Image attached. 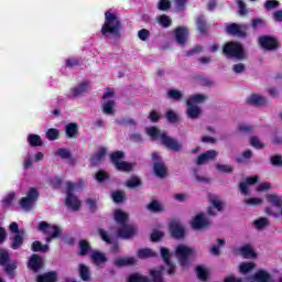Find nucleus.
<instances>
[{"label":"nucleus","instance_id":"nucleus-17","mask_svg":"<svg viewBox=\"0 0 282 282\" xmlns=\"http://www.w3.org/2000/svg\"><path fill=\"white\" fill-rule=\"evenodd\" d=\"M187 108H186V116L189 118V120H197L199 116H202V108L195 104H192L191 101H186Z\"/></svg>","mask_w":282,"mask_h":282},{"label":"nucleus","instance_id":"nucleus-6","mask_svg":"<svg viewBox=\"0 0 282 282\" xmlns=\"http://www.w3.org/2000/svg\"><path fill=\"white\" fill-rule=\"evenodd\" d=\"M74 191H76V185L68 181L66 183L65 204L67 208H70L72 210H80V202L78 200V197L74 195Z\"/></svg>","mask_w":282,"mask_h":282},{"label":"nucleus","instance_id":"nucleus-24","mask_svg":"<svg viewBox=\"0 0 282 282\" xmlns=\"http://www.w3.org/2000/svg\"><path fill=\"white\" fill-rule=\"evenodd\" d=\"M113 219L119 226H124L129 221V214L122 212V209H116Z\"/></svg>","mask_w":282,"mask_h":282},{"label":"nucleus","instance_id":"nucleus-19","mask_svg":"<svg viewBox=\"0 0 282 282\" xmlns=\"http://www.w3.org/2000/svg\"><path fill=\"white\" fill-rule=\"evenodd\" d=\"M218 155H219V153H217V151L208 150L205 153L198 155V158L196 160V164L198 166H202V164H206V162H210L213 160H216Z\"/></svg>","mask_w":282,"mask_h":282},{"label":"nucleus","instance_id":"nucleus-13","mask_svg":"<svg viewBox=\"0 0 282 282\" xmlns=\"http://www.w3.org/2000/svg\"><path fill=\"white\" fill-rule=\"evenodd\" d=\"M191 226L193 230H204L210 226V220L204 217V214H198L193 218Z\"/></svg>","mask_w":282,"mask_h":282},{"label":"nucleus","instance_id":"nucleus-35","mask_svg":"<svg viewBox=\"0 0 282 282\" xmlns=\"http://www.w3.org/2000/svg\"><path fill=\"white\" fill-rule=\"evenodd\" d=\"M31 250H32V252L45 253V252H47V250H50V246L43 245L41 241L36 240V241L32 242Z\"/></svg>","mask_w":282,"mask_h":282},{"label":"nucleus","instance_id":"nucleus-61","mask_svg":"<svg viewBox=\"0 0 282 282\" xmlns=\"http://www.w3.org/2000/svg\"><path fill=\"white\" fill-rule=\"evenodd\" d=\"M158 8L162 12H166L167 10H171V0H160L158 3Z\"/></svg>","mask_w":282,"mask_h":282},{"label":"nucleus","instance_id":"nucleus-38","mask_svg":"<svg viewBox=\"0 0 282 282\" xmlns=\"http://www.w3.org/2000/svg\"><path fill=\"white\" fill-rule=\"evenodd\" d=\"M209 204L214 206L218 213H221L224 210V202L219 200V198L215 195H209Z\"/></svg>","mask_w":282,"mask_h":282},{"label":"nucleus","instance_id":"nucleus-46","mask_svg":"<svg viewBox=\"0 0 282 282\" xmlns=\"http://www.w3.org/2000/svg\"><path fill=\"white\" fill-rule=\"evenodd\" d=\"M139 259H151V257H155V252L151 249H139L137 253Z\"/></svg>","mask_w":282,"mask_h":282},{"label":"nucleus","instance_id":"nucleus-49","mask_svg":"<svg viewBox=\"0 0 282 282\" xmlns=\"http://www.w3.org/2000/svg\"><path fill=\"white\" fill-rule=\"evenodd\" d=\"M147 208L148 210H150V213H162V210H164V208L158 200H152L150 204L147 205Z\"/></svg>","mask_w":282,"mask_h":282},{"label":"nucleus","instance_id":"nucleus-4","mask_svg":"<svg viewBox=\"0 0 282 282\" xmlns=\"http://www.w3.org/2000/svg\"><path fill=\"white\" fill-rule=\"evenodd\" d=\"M223 54L227 58H236V61H246L248 55L246 54V48L241 42L230 41L224 44Z\"/></svg>","mask_w":282,"mask_h":282},{"label":"nucleus","instance_id":"nucleus-28","mask_svg":"<svg viewBox=\"0 0 282 282\" xmlns=\"http://www.w3.org/2000/svg\"><path fill=\"white\" fill-rule=\"evenodd\" d=\"M65 132L67 138H78V123L70 122L66 124Z\"/></svg>","mask_w":282,"mask_h":282},{"label":"nucleus","instance_id":"nucleus-20","mask_svg":"<svg viewBox=\"0 0 282 282\" xmlns=\"http://www.w3.org/2000/svg\"><path fill=\"white\" fill-rule=\"evenodd\" d=\"M106 156L107 148L100 147L98 151L90 156L89 162L93 166H98V164H100Z\"/></svg>","mask_w":282,"mask_h":282},{"label":"nucleus","instance_id":"nucleus-3","mask_svg":"<svg viewBox=\"0 0 282 282\" xmlns=\"http://www.w3.org/2000/svg\"><path fill=\"white\" fill-rule=\"evenodd\" d=\"M175 257L182 268H189L191 262L197 257V249L186 245H178L175 249Z\"/></svg>","mask_w":282,"mask_h":282},{"label":"nucleus","instance_id":"nucleus-50","mask_svg":"<svg viewBox=\"0 0 282 282\" xmlns=\"http://www.w3.org/2000/svg\"><path fill=\"white\" fill-rule=\"evenodd\" d=\"M17 198V194L14 192L9 193L4 198L2 199V206L3 208H10L12 206V202Z\"/></svg>","mask_w":282,"mask_h":282},{"label":"nucleus","instance_id":"nucleus-22","mask_svg":"<svg viewBox=\"0 0 282 282\" xmlns=\"http://www.w3.org/2000/svg\"><path fill=\"white\" fill-rule=\"evenodd\" d=\"M153 171L154 175H156V177H160L161 180L169 175V170L166 169V165H164L163 162H154Z\"/></svg>","mask_w":282,"mask_h":282},{"label":"nucleus","instance_id":"nucleus-60","mask_svg":"<svg viewBox=\"0 0 282 282\" xmlns=\"http://www.w3.org/2000/svg\"><path fill=\"white\" fill-rule=\"evenodd\" d=\"M268 224H269L268 218H259L253 221V226L258 230H263V228H265V226H268Z\"/></svg>","mask_w":282,"mask_h":282},{"label":"nucleus","instance_id":"nucleus-47","mask_svg":"<svg viewBox=\"0 0 282 282\" xmlns=\"http://www.w3.org/2000/svg\"><path fill=\"white\" fill-rule=\"evenodd\" d=\"M167 98L170 100H175L176 102L180 101L182 98H184V94L177 89H170L167 91Z\"/></svg>","mask_w":282,"mask_h":282},{"label":"nucleus","instance_id":"nucleus-42","mask_svg":"<svg viewBox=\"0 0 282 282\" xmlns=\"http://www.w3.org/2000/svg\"><path fill=\"white\" fill-rule=\"evenodd\" d=\"M110 175L107 173V171L105 170H99L96 174H95V180L96 182H98L99 184H102L105 182H107L108 180H110Z\"/></svg>","mask_w":282,"mask_h":282},{"label":"nucleus","instance_id":"nucleus-15","mask_svg":"<svg viewBox=\"0 0 282 282\" xmlns=\"http://www.w3.org/2000/svg\"><path fill=\"white\" fill-rule=\"evenodd\" d=\"M28 268L32 272H41V270H43V258L33 253L28 261Z\"/></svg>","mask_w":282,"mask_h":282},{"label":"nucleus","instance_id":"nucleus-21","mask_svg":"<svg viewBox=\"0 0 282 282\" xmlns=\"http://www.w3.org/2000/svg\"><path fill=\"white\" fill-rule=\"evenodd\" d=\"M113 265H116V268H124L126 265H135V258L133 257L115 258Z\"/></svg>","mask_w":282,"mask_h":282},{"label":"nucleus","instance_id":"nucleus-37","mask_svg":"<svg viewBox=\"0 0 282 282\" xmlns=\"http://www.w3.org/2000/svg\"><path fill=\"white\" fill-rule=\"evenodd\" d=\"M2 268H4V272L10 279H14V272L19 265L17 262H7V264L2 265Z\"/></svg>","mask_w":282,"mask_h":282},{"label":"nucleus","instance_id":"nucleus-41","mask_svg":"<svg viewBox=\"0 0 282 282\" xmlns=\"http://www.w3.org/2000/svg\"><path fill=\"white\" fill-rule=\"evenodd\" d=\"M28 142L30 147H41L43 144V139L39 134H29Z\"/></svg>","mask_w":282,"mask_h":282},{"label":"nucleus","instance_id":"nucleus-16","mask_svg":"<svg viewBox=\"0 0 282 282\" xmlns=\"http://www.w3.org/2000/svg\"><path fill=\"white\" fill-rule=\"evenodd\" d=\"M87 91H89V82H82L70 90L68 98H78V96H83Z\"/></svg>","mask_w":282,"mask_h":282},{"label":"nucleus","instance_id":"nucleus-43","mask_svg":"<svg viewBox=\"0 0 282 282\" xmlns=\"http://www.w3.org/2000/svg\"><path fill=\"white\" fill-rule=\"evenodd\" d=\"M158 21L161 28H164V29L171 28V25L173 24V20H171V17L166 14L159 15Z\"/></svg>","mask_w":282,"mask_h":282},{"label":"nucleus","instance_id":"nucleus-25","mask_svg":"<svg viewBox=\"0 0 282 282\" xmlns=\"http://www.w3.org/2000/svg\"><path fill=\"white\" fill-rule=\"evenodd\" d=\"M239 252L243 259H257V252L250 245L240 247Z\"/></svg>","mask_w":282,"mask_h":282},{"label":"nucleus","instance_id":"nucleus-57","mask_svg":"<svg viewBox=\"0 0 282 282\" xmlns=\"http://www.w3.org/2000/svg\"><path fill=\"white\" fill-rule=\"evenodd\" d=\"M251 270H254V262H243L240 264V272L242 274H248Z\"/></svg>","mask_w":282,"mask_h":282},{"label":"nucleus","instance_id":"nucleus-10","mask_svg":"<svg viewBox=\"0 0 282 282\" xmlns=\"http://www.w3.org/2000/svg\"><path fill=\"white\" fill-rule=\"evenodd\" d=\"M226 32L230 36H238L239 39H246L248 36V24L230 23L226 26Z\"/></svg>","mask_w":282,"mask_h":282},{"label":"nucleus","instance_id":"nucleus-8","mask_svg":"<svg viewBox=\"0 0 282 282\" xmlns=\"http://www.w3.org/2000/svg\"><path fill=\"white\" fill-rule=\"evenodd\" d=\"M39 202V189L36 187H31L25 197L20 199V206L23 210L30 212L33 206Z\"/></svg>","mask_w":282,"mask_h":282},{"label":"nucleus","instance_id":"nucleus-44","mask_svg":"<svg viewBox=\"0 0 282 282\" xmlns=\"http://www.w3.org/2000/svg\"><path fill=\"white\" fill-rule=\"evenodd\" d=\"M56 158H61L62 160H72V152L65 148H59L55 151Z\"/></svg>","mask_w":282,"mask_h":282},{"label":"nucleus","instance_id":"nucleus-14","mask_svg":"<svg viewBox=\"0 0 282 282\" xmlns=\"http://www.w3.org/2000/svg\"><path fill=\"white\" fill-rule=\"evenodd\" d=\"M188 29L186 26H177L174 30V36L175 41L181 47H184L186 45V41L188 40Z\"/></svg>","mask_w":282,"mask_h":282},{"label":"nucleus","instance_id":"nucleus-62","mask_svg":"<svg viewBox=\"0 0 282 282\" xmlns=\"http://www.w3.org/2000/svg\"><path fill=\"white\" fill-rule=\"evenodd\" d=\"M164 237V232L154 229L150 236L151 241L155 242V241H161L162 238Z\"/></svg>","mask_w":282,"mask_h":282},{"label":"nucleus","instance_id":"nucleus-39","mask_svg":"<svg viewBox=\"0 0 282 282\" xmlns=\"http://www.w3.org/2000/svg\"><path fill=\"white\" fill-rule=\"evenodd\" d=\"M116 107V101L115 100H108L104 104L102 111L106 113V116H113Z\"/></svg>","mask_w":282,"mask_h":282},{"label":"nucleus","instance_id":"nucleus-54","mask_svg":"<svg viewBox=\"0 0 282 282\" xmlns=\"http://www.w3.org/2000/svg\"><path fill=\"white\" fill-rule=\"evenodd\" d=\"M206 96L202 94H196L192 96L189 99H187V102H191L192 105H199L206 100Z\"/></svg>","mask_w":282,"mask_h":282},{"label":"nucleus","instance_id":"nucleus-5","mask_svg":"<svg viewBox=\"0 0 282 282\" xmlns=\"http://www.w3.org/2000/svg\"><path fill=\"white\" fill-rule=\"evenodd\" d=\"M37 230L46 235V243H52L53 239H57V237H61V235H63V230H61V227L48 224L47 221H41L37 226Z\"/></svg>","mask_w":282,"mask_h":282},{"label":"nucleus","instance_id":"nucleus-9","mask_svg":"<svg viewBox=\"0 0 282 282\" xmlns=\"http://www.w3.org/2000/svg\"><path fill=\"white\" fill-rule=\"evenodd\" d=\"M258 41L261 48L265 50L267 52H274L281 47V42H279V40L272 35H262Z\"/></svg>","mask_w":282,"mask_h":282},{"label":"nucleus","instance_id":"nucleus-1","mask_svg":"<svg viewBox=\"0 0 282 282\" xmlns=\"http://www.w3.org/2000/svg\"><path fill=\"white\" fill-rule=\"evenodd\" d=\"M147 133L152 140H160L161 144L169 151H173L174 153H180V151H182V143L177 141V139H173V137H169V134L164 132L162 133L159 128L150 127L148 128Z\"/></svg>","mask_w":282,"mask_h":282},{"label":"nucleus","instance_id":"nucleus-27","mask_svg":"<svg viewBox=\"0 0 282 282\" xmlns=\"http://www.w3.org/2000/svg\"><path fill=\"white\" fill-rule=\"evenodd\" d=\"M124 185L127 186V188H130L131 191H133V188H142V178L133 175L126 181Z\"/></svg>","mask_w":282,"mask_h":282},{"label":"nucleus","instance_id":"nucleus-33","mask_svg":"<svg viewBox=\"0 0 282 282\" xmlns=\"http://www.w3.org/2000/svg\"><path fill=\"white\" fill-rule=\"evenodd\" d=\"M90 257H91L94 263H96V265L107 263V261H108L107 256H105V253H102L100 251H94Z\"/></svg>","mask_w":282,"mask_h":282},{"label":"nucleus","instance_id":"nucleus-45","mask_svg":"<svg viewBox=\"0 0 282 282\" xmlns=\"http://www.w3.org/2000/svg\"><path fill=\"white\" fill-rule=\"evenodd\" d=\"M97 232H98L100 239H102L105 241V243H108V246H111V243H113V240H111V235H109V231H107L102 228H98Z\"/></svg>","mask_w":282,"mask_h":282},{"label":"nucleus","instance_id":"nucleus-58","mask_svg":"<svg viewBox=\"0 0 282 282\" xmlns=\"http://www.w3.org/2000/svg\"><path fill=\"white\" fill-rule=\"evenodd\" d=\"M50 183L55 191H61L63 186V178H61L59 176H55L51 178Z\"/></svg>","mask_w":282,"mask_h":282},{"label":"nucleus","instance_id":"nucleus-63","mask_svg":"<svg viewBox=\"0 0 282 282\" xmlns=\"http://www.w3.org/2000/svg\"><path fill=\"white\" fill-rule=\"evenodd\" d=\"M161 257H162L164 263L171 262V251H169V249H166V247L161 248Z\"/></svg>","mask_w":282,"mask_h":282},{"label":"nucleus","instance_id":"nucleus-18","mask_svg":"<svg viewBox=\"0 0 282 282\" xmlns=\"http://www.w3.org/2000/svg\"><path fill=\"white\" fill-rule=\"evenodd\" d=\"M246 102L253 107H265V105H268V99L259 94H251Z\"/></svg>","mask_w":282,"mask_h":282},{"label":"nucleus","instance_id":"nucleus-51","mask_svg":"<svg viewBox=\"0 0 282 282\" xmlns=\"http://www.w3.org/2000/svg\"><path fill=\"white\" fill-rule=\"evenodd\" d=\"M128 282H150L149 276L140 275V273H132L128 276Z\"/></svg>","mask_w":282,"mask_h":282},{"label":"nucleus","instance_id":"nucleus-36","mask_svg":"<svg viewBox=\"0 0 282 282\" xmlns=\"http://www.w3.org/2000/svg\"><path fill=\"white\" fill-rule=\"evenodd\" d=\"M79 276L82 281H89L91 279V271L86 264H79Z\"/></svg>","mask_w":282,"mask_h":282},{"label":"nucleus","instance_id":"nucleus-48","mask_svg":"<svg viewBox=\"0 0 282 282\" xmlns=\"http://www.w3.org/2000/svg\"><path fill=\"white\" fill-rule=\"evenodd\" d=\"M117 124L119 127H135V120L129 118V117H122L120 119H117Z\"/></svg>","mask_w":282,"mask_h":282},{"label":"nucleus","instance_id":"nucleus-11","mask_svg":"<svg viewBox=\"0 0 282 282\" xmlns=\"http://www.w3.org/2000/svg\"><path fill=\"white\" fill-rule=\"evenodd\" d=\"M169 230L173 239H184L186 237V229L180 220H172L169 225Z\"/></svg>","mask_w":282,"mask_h":282},{"label":"nucleus","instance_id":"nucleus-26","mask_svg":"<svg viewBox=\"0 0 282 282\" xmlns=\"http://www.w3.org/2000/svg\"><path fill=\"white\" fill-rule=\"evenodd\" d=\"M78 248L79 250L77 251V254L79 257H87V254L91 252V245L85 239L79 240Z\"/></svg>","mask_w":282,"mask_h":282},{"label":"nucleus","instance_id":"nucleus-23","mask_svg":"<svg viewBox=\"0 0 282 282\" xmlns=\"http://www.w3.org/2000/svg\"><path fill=\"white\" fill-rule=\"evenodd\" d=\"M196 28L204 36L208 34V22L206 21V17L204 14L196 18Z\"/></svg>","mask_w":282,"mask_h":282},{"label":"nucleus","instance_id":"nucleus-59","mask_svg":"<svg viewBox=\"0 0 282 282\" xmlns=\"http://www.w3.org/2000/svg\"><path fill=\"white\" fill-rule=\"evenodd\" d=\"M46 138H47V140H51V141L58 140L59 133L55 128H50L46 131Z\"/></svg>","mask_w":282,"mask_h":282},{"label":"nucleus","instance_id":"nucleus-55","mask_svg":"<svg viewBox=\"0 0 282 282\" xmlns=\"http://www.w3.org/2000/svg\"><path fill=\"white\" fill-rule=\"evenodd\" d=\"M281 6V2L279 0H267L264 2V9L270 12L271 10H276Z\"/></svg>","mask_w":282,"mask_h":282},{"label":"nucleus","instance_id":"nucleus-2","mask_svg":"<svg viewBox=\"0 0 282 282\" xmlns=\"http://www.w3.org/2000/svg\"><path fill=\"white\" fill-rule=\"evenodd\" d=\"M100 32L102 36H120V32H122V22L116 13L109 11L105 12V22Z\"/></svg>","mask_w":282,"mask_h":282},{"label":"nucleus","instance_id":"nucleus-40","mask_svg":"<svg viewBox=\"0 0 282 282\" xmlns=\"http://www.w3.org/2000/svg\"><path fill=\"white\" fill-rule=\"evenodd\" d=\"M11 249L12 250H19L21 246H23V236L21 234H17L12 239H11Z\"/></svg>","mask_w":282,"mask_h":282},{"label":"nucleus","instance_id":"nucleus-52","mask_svg":"<svg viewBox=\"0 0 282 282\" xmlns=\"http://www.w3.org/2000/svg\"><path fill=\"white\" fill-rule=\"evenodd\" d=\"M196 274L199 281H208V271L206 268L202 265L196 267Z\"/></svg>","mask_w":282,"mask_h":282},{"label":"nucleus","instance_id":"nucleus-7","mask_svg":"<svg viewBox=\"0 0 282 282\" xmlns=\"http://www.w3.org/2000/svg\"><path fill=\"white\" fill-rule=\"evenodd\" d=\"M265 199L268 204H271V206H275V208L280 210V214L282 216V197L276 194H267ZM264 212L265 215H270L271 217H274V219H279L280 217V214L274 213L271 207H265Z\"/></svg>","mask_w":282,"mask_h":282},{"label":"nucleus","instance_id":"nucleus-34","mask_svg":"<svg viewBox=\"0 0 282 282\" xmlns=\"http://www.w3.org/2000/svg\"><path fill=\"white\" fill-rule=\"evenodd\" d=\"M163 272L164 267H160L159 270H150V276L152 278L153 282H164Z\"/></svg>","mask_w":282,"mask_h":282},{"label":"nucleus","instance_id":"nucleus-12","mask_svg":"<svg viewBox=\"0 0 282 282\" xmlns=\"http://www.w3.org/2000/svg\"><path fill=\"white\" fill-rule=\"evenodd\" d=\"M117 235L120 239H133L138 235V227L134 225H121V228L117 230Z\"/></svg>","mask_w":282,"mask_h":282},{"label":"nucleus","instance_id":"nucleus-29","mask_svg":"<svg viewBox=\"0 0 282 282\" xmlns=\"http://www.w3.org/2000/svg\"><path fill=\"white\" fill-rule=\"evenodd\" d=\"M115 169L117 171H120L121 173H131L134 169L133 163H129L127 161H121L117 165H115Z\"/></svg>","mask_w":282,"mask_h":282},{"label":"nucleus","instance_id":"nucleus-53","mask_svg":"<svg viewBox=\"0 0 282 282\" xmlns=\"http://www.w3.org/2000/svg\"><path fill=\"white\" fill-rule=\"evenodd\" d=\"M165 118H166L167 122H170L171 124H175L180 121V115H177L173 110H167L165 113Z\"/></svg>","mask_w":282,"mask_h":282},{"label":"nucleus","instance_id":"nucleus-30","mask_svg":"<svg viewBox=\"0 0 282 282\" xmlns=\"http://www.w3.org/2000/svg\"><path fill=\"white\" fill-rule=\"evenodd\" d=\"M57 275L56 272L51 271V272H46L44 274H40L36 278L37 282H56Z\"/></svg>","mask_w":282,"mask_h":282},{"label":"nucleus","instance_id":"nucleus-56","mask_svg":"<svg viewBox=\"0 0 282 282\" xmlns=\"http://www.w3.org/2000/svg\"><path fill=\"white\" fill-rule=\"evenodd\" d=\"M10 263V253L7 250L0 249V265Z\"/></svg>","mask_w":282,"mask_h":282},{"label":"nucleus","instance_id":"nucleus-32","mask_svg":"<svg viewBox=\"0 0 282 282\" xmlns=\"http://www.w3.org/2000/svg\"><path fill=\"white\" fill-rule=\"evenodd\" d=\"M123 160H124V152L119 150L110 153V162L113 166H117Z\"/></svg>","mask_w":282,"mask_h":282},{"label":"nucleus","instance_id":"nucleus-31","mask_svg":"<svg viewBox=\"0 0 282 282\" xmlns=\"http://www.w3.org/2000/svg\"><path fill=\"white\" fill-rule=\"evenodd\" d=\"M111 197L115 204H122V202L127 200V193H124L122 189H117L111 193Z\"/></svg>","mask_w":282,"mask_h":282},{"label":"nucleus","instance_id":"nucleus-64","mask_svg":"<svg viewBox=\"0 0 282 282\" xmlns=\"http://www.w3.org/2000/svg\"><path fill=\"white\" fill-rule=\"evenodd\" d=\"M270 163L272 164V166H282V155H272L270 158Z\"/></svg>","mask_w":282,"mask_h":282}]
</instances>
